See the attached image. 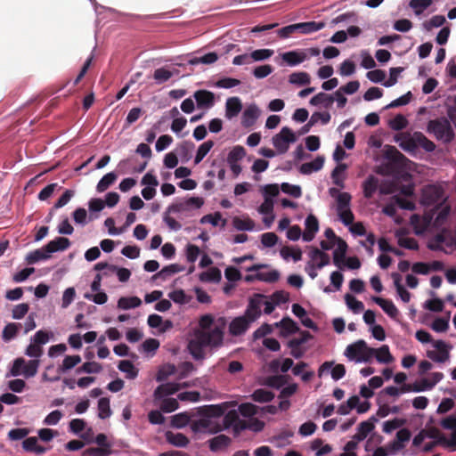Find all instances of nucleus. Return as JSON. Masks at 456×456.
Returning a JSON list of instances; mask_svg holds the SVG:
<instances>
[{"mask_svg":"<svg viewBox=\"0 0 456 456\" xmlns=\"http://www.w3.org/2000/svg\"><path fill=\"white\" fill-rule=\"evenodd\" d=\"M224 341V330L222 327H215L207 331H200L189 342L188 349L194 360H203L206 356L207 347L216 348L222 346Z\"/></svg>","mask_w":456,"mask_h":456,"instance_id":"1","label":"nucleus"},{"mask_svg":"<svg viewBox=\"0 0 456 456\" xmlns=\"http://www.w3.org/2000/svg\"><path fill=\"white\" fill-rule=\"evenodd\" d=\"M395 142L411 156H416L419 148L426 152H433L436 150V144L421 132L397 134L395 136Z\"/></svg>","mask_w":456,"mask_h":456,"instance_id":"2","label":"nucleus"},{"mask_svg":"<svg viewBox=\"0 0 456 456\" xmlns=\"http://www.w3.org/2000/svg\"><path fill=\"white\" fill-rule=\"evenodd\" d=\"M440 426L447 430H452L450 437L439 434L436 428L427 430V438L434 439L444 447L450 448L451 451H456V415H450L440 421Z\"/></svg>","mask_w":456,"mask_h":456,"instance_id":"3","label":"nucleus"},{"mask_svg":"<svg viewBox=\"0 0 456 456\" xmlns=\"http://www.w3.org/2000/svg\"><path fill=\"white\" fill-rule=\"evenodd\" d=\"M376 354V349L368 346L363 339H359L348 345L344 355L351 362L356 363L370 362Z\"/></svg>","mask_w":456,"mask_h":456,"instance_id":"4","label":"nucleus"},{"mask_svg":"<svg viewBox=\"0 0 456 456\" xmlns=\"http://www.w3.org/2000/svg\"><path fill=\"white\" fill-rule=\"evenodd\" d=\"M427 132L444 143H450L455 137L451 121L446 118L429 120L427 126Z\"/></svg>","mask_w":456,"mask_h":456,"instance_id":"5","label":"nucleus"},{"mask_svg":"<svg viewBox=\"0 0 456 456\" xmlns=\"http://www.w3.org/2000/svg\"><path fill=\"white\" fill-rule=\"evenodd\" d=\"M40 361L33 359L26 361L22 357L16 358L6 374V377L23 376L26 379L33 378L37 375L39 368Z\"/></svg>","mask_w":456,"mask_h":456,"instance_id":"6","label":"nucleus"},{"mask_svg":"<svg viewBox=\"0 0 456 456\" xmlns=\"http://www.w3.org/2000/svg\"><path fill=\"white\" fill-rule=\"evenodd\" d=\"M446 197L441 186L436 184L426 185L421 191L420 204L427 208H436L444 203Z\"/></svg>","mask_w":456,"mask_h":456,"instance_id":"7","label":"nucleus"},{"mask_svg":"<svg viewBox=\"0 0 456 456\" xmlns=\"http://www.w3.org/2000/svg\"><path fill=\"white\" fill-rule=\"evenodd\" d=\"M204 205L201 197L193 196L176 199L174 203L168 206L167 213L188 215L193 210L200 209Z\"/></svg>","mask_w":456,"mask_h":456,"instance_id":"8","label":"nucleus"},{"mask_svg":"<svg viewBox=\"0 0 456 456\" xmlns=\"http://www.w3.org/2000/svg\"><path fill=\"white\" fill-rule=\"evenodd\" d=\"M273 144L280 154H284L289 148V143L297 141L295 133L288 126H283L280 133L275 134L273 139Z\"/></svg>","mask_w":456,"mask_h":456,"instance_id":"9","label":"nucleus"},{"mask_svg":"<svg viewBox=\"0 0 456 456\" xmlns=\"http://www.w3.org/2000/svg\"><path fill=\"white\" fill-rule=\"evenodd\" d=\"M330 372L333 380L338 381L345 377L346 368L343 364H335L333 361L324 362L318 369V377L322 378L326 373Z\"/></svg>","mask_w":456,"mask_h":456,"instance_id":"10","label":"nucleus"},{"mask_svg":"<svg viewBox=\"0 0 456 456\" xmlns=\"http://www.w3.org/2000/svg\"><path fill=\"white\" fill-rule=\"evenodd\" d=\"M252 322L251 319L244 313L243 315L232 320L229 324V332L232 336H240L248 330Z\"/></svg>","mask_w":456,"mask_h":456,"instance_id":"11","label":"nucleus"},{"mask_svg":"<svg viewBox=\"0 0 456 456\" xmlns=\"http://www.w3.org/2000/svg\"><path fill=\"white\" fill-rule=\"evenodd\" d=\"M262 300L263 294L260 293H255L249 297L245 314L251 319V322H256L261 316Z\"/></svg>","mask_w":456,"mask_h":456,"instance_id":"12","label":"nucleus"},{"mask_svg":"<svg viewBox=\"0 0 456 456\" xmlns=\"http://www.w3.org/2000/svg\"><path fill=\"white\" fill-rule=\"evenodd\" d=\"M193 98L195 99V101L197 102V107L199 109L208 110V109L212 108L215 104L214 93L205 90V89H200V90L196 91L193 94Z\"/></svg>","mask_w":456,"mask_h":456,"instance_id":"13","label":"nucleus"},{"mask_svg":"<svg viewBox=\"0 0 456 456\" xmlns=\"http://www.w3.org/2000/svg\"><path fill=\"white\" fill-rule=\"evenodd\" d=\"M261 114V110L256 103H251L246 107L241 116V125L244 127L253 126Z\"/></svg>","mask_w":456,"mask_h":456,"instance_id":"14","label":"nucleus"},{"mask_svg":"<svg viewBox=\"0 0 456 456\" xmlns=\"http://www.w3.org/2000/svg\"><path fill=\"white\" fill-rule=\"evenodd\" d=\"M224 420L228 427L232 428L235 436L248 429V420L240 419L236 412H229L225 416Z\"/></svg>","mask_w":456,"mask_h":456,"instance_id":"15","label":"nucleus"},{"mask_svg":"<svg viewBox=\"0 0 456 456\" xmlns=\"http://www.w3.org/2000/svg\"><path fill=\"white\" fill-rule=\"evenodd\" d=\"M348 246L343 239H338L336 248L333 251V264L338 268L342 269L345 265V258L347 252Z\"/></svg>","mask_w":456,"mask_h":456,"instance_id":"16","label":"nucleus"},{"mask_svg":"<svg viewBox=\"0 0 456 456\" xmlns=\"http://www.w3.org/2000/svg\"><path fill=\"white\" fill-rule=\"evenodd\" d=\"M378 418L373 415L367 420L361 422L357 428V433L354 436V439L356 441L364 440L374 429L375 423L378 422Z\"/></svg>","mask_w":456,"mask_h":456,"instance_id":"17","label":"nucleus"},{"mask_svg":"<svg viewBox=\"0 0 456 456\" xmlns=\"http://www.w3.org/2000/svg\"><path fill=\"white\" fill-rule=\"evenodd\" d=\"M411 433L408 428H402L396 433V437L389 444L392 452H397L404 448V443L411 439Z\"/></svg>","mask_w":456,"mask_h":456,"instance_id":"18","label":"nucleus"},{"mask_svg":"<svg viewBox=\"0 0 456 456\" xmlns=\"http://www.w3.org/2000/svg\"><path fill=\"white\" fill-rule=\"evenodd\" d=\"M242 110L241 100L237 97H230L225 102V118L229 120L237 117Z\"/></svg>","mask_w":456,"mask_h":456,"instance_id":"19","label":"nucleus"},{"mask_svg":"<svg viewBox=\"0 0 456 456\" xmlns=\"http://www.w3.org/2000/svg\"><path fill=\"white\" fill-rule=\"evenodd\" d=\"M232 443V439L226 435H218L208 441L209 450L217 452L226 449Z\"/></svg>","mask_w":456,"mask_h":456,"instance_id":"20","label":"nucleus"},{"mask_svg":"<svg viewBox=\"0 0 456 456\" xmlns=\"http://www.w3.org/2000/svg\"><path fill=\"white\" fill-rule=\"evenodd\" d=\"M371 300L375 302L378 305L381 307V309L390 317V318H396L399 311L395 305V304L388 299H384L382 297H372Z\"/></svg>","mask_w":456,"mask_h":456,"instance_id":"21","label":"nucleus"},{"mask_svg":"<svg viewBox=\"0 0 456 456\" xmlns=\"http://www.w3.org/2000/svg\"><path fill=\"white\" fill-rule=\"evenodd\" d=\"M69 247L70 240L65 237H56L45 245L47 252L50 253V255L58 251H64Z\"/></svg>","mask_w":456,"mask_h":456,"instance_id":"22","label":"nucleus"},{"mask_svg":"<svg viewBox=\"0 0 456 456\" xmlns=\"http://www.w3.org/2000/svg\"><path fill=\"white\" fill-rule=\"evenodd\" d=\"M165 437L167 443L178 448H185L190 443L188 437L182 433L167 431Z\"/></svg>","mask_w":456,"mask_h":456,"instance_id":"23","label":"nucleus"},{"mask_svg":"<svg viewBox=\"0 0 456 456\" xmlns=\"http://www.w3.org/2000/svg\"><path fill=\"white\" fill-rule=\"evenodd\" d=\"M324 156H317L314 160L301 165L299 171L303 175H310L313 172L320 171L324 165Z\"/></svg>","mask_w":456,"mask_h":456,"instance_id":"24","label":"nucleus"},{"mask_svg":"<svg viewBox=\"0 0 456 456\" xmlns=\"http://www.w3.org/2000/svg\"><path fill=\"white\" fill-rule=\"evenodd\" d=\"M294 362L290 358H284L282 360L274 359L269 362V368L273 372H278L279 370L282 373L288 372L293 368Z\"/></svg>","mask_w":456,"mask_h":456,"instance_id":"25","label":"nucleus"},{"mask_svg":"<svg viewBox=\"0 0 456 456\" xmlns=\"http://www.w3.org/2000/svg\"><path fill=\"white\" fill-rule=\"evenodd\" d=\"M184 267L178 264H171L163 267L159 272L156 273L153 276V280L161 279L162 281H166L168 277L173 274L183 272Z\"/></svg>","mask_w":456,"mask_h":456,"instance_id":"26","label":"nucleus"},{"mask_svg":"<svg viewBox=\"0 0 456 456\" xmlns=\"http://www.w3.org/2000/svg\"><path fill=\"white\" fill-rule=\"evenodd\" d=\"M334 102V97L332 94L321 92L313 96L309 103L313 106H322L325 109H329Z\"/></svg>","mask_w":456,"mask_h":456,"instance_id":"27","label":"nucleus"},{"mask_svg":"<svg viewBox=\"0 0 456 456\" xmlns=\"http://www.w3.org/2000/svg\"><path fill=\"white\" fill-rule=\"evenodd\" d=\"M297 24V32L307 35L311 34L313 32L319 31L325 27V23L322 21H306V22H301V23H296Z\"/></svg>","mask_w":456,"mask_h":456,"instance_id":"28","label":"nucleus"},{"mask_svg":"<svg viewBox=\"0 0 456 456\" xmlns=\"http://www.w3.org/2000/svg\"><path fill=\"white\" fill-rule=\"evenodd\" d=\"M293 435L292 431L283 430L280 434L270 438L269 442L277 448H283L290 444L289 439Z\"/></svg>","mask_w":456,"mask_h":456,"instance_id":"29","label":"nucleus"},{"mask_svg":"<svg viewBox=\"0 0 456 456\" xmlns=\"http://www.w3.org/2000/svg\"><path fill=\"white\" fill-rule=\"evenodd\" d=\"M379 187V179L374 175H369L362 183L363 196L366 199L373 197Z\"/></svg>","mask_w":456,"mask_h":456,"instance_id":"30","label":"nucleus"},{"mask_svg":"<svg viewBox=\"0 0 456 456\" xmlns=\"http://www.w3.org/2000/svg\"><path fill=\"white\" fill-rule=\"evenodd\" d=\"M175 74H178L177 69L172 71L164 67L159 68L154 70L153 79L157 85H161L168 81Z\"/></svg>","mask_w":456,"mask_h":456,"instance_id":"31","label":"nucleus"},{"mask_svg":"<svg viewBox=\"0 0 456 456\" xmlns=\"http://www.w3.org/2000/svg\"><path fill=\"white\" fill-rule=\"evenodd\" d=\"M118 368L121 372L126 374V378L128 379H134L138 376L139 370L135 368L131 361H120Z\"/></svg>","mask_w":456,"mask_h":456,"instance_id":"32","label":"nucleus"},{"mask_svg":"<svg viewBox=\"0 0 456 456\" xmlns=\"http://www.w3.org/2000/svg\"><path fill=\"white\" fill-rule=\"evenodd\" d=\"M142 300L136 297H121L118 301V308L121 310H129L140 306Z\"/></svg>","mask_w":456,"mask_h":456,"instance_id":"33","label":"nucleus"},{"mask_svg":"<svg viewBox=\"0 0 456 456\" xmlns=\"http://www.w3.org/2000/svg\"><path fill=\"white\" fill-rule=\"evenodd\" d=\"M50 256L51 255L47 252V249L45 246L41 248L29 252L26 256V260L28 264L32 265L41 260H47L50 258Z\"/></svg>","mask_w":456,"mask_h":456,"instance_id":"34","label":"nucleus"},{"mask_svg":"<svg viewBox=\"0 0 456 456\" xmlns=\"http://www.w3.org/2000/svg\"><path fill=\"white\" fill-rule=\"evenodd\" d=\"M407 420L404 418H394L393 419L384 421L382 431L386 434H391L395 429H401Z\"/></svg>","mask_w":456,"mask_h":456,"instance_id":"35","label":"nucleus"},{"mask_svg":"<svg viewBox=\"0 0 456 456\" xmlns=\"http://www.w3.org/2000/svg\"><path fill=\"white\" fill-rule=\"evenodd\" d=\"M430 210H435L432 214L435 216V224L440 225L447 219L451 208L449 205L442 203L441 206H437L436 208H431Z\"/></svg>","mask_w":456,"mask_h":456,"instance_id":"36","label":"nucleus"},{"mask_svg":"<svg viewBox=\"0 0 456 456\" xmlns=\"http://www.w3.org/2000/svg\"><path fill=\"white\" fill-rule=\"evenodd\" d=\"M221 272L216 267H212L205 272H202L199 278L202 282H219L221 280Z\"/></svg>","mask_w":456,"mask_h":456,"instance_id":"37","label":"nucleus"},{"mask_svg":"<svg viewBox=\"0 0 456 456\" xmlns=\"http://www.w3.org/2000/svg\"><path fill=\"white\" fill-rule=\"evenodd\" d=\"M22 327L21 323L10 322L6 324L2 332V338L4 342L12 340L19 330Z\"/></svg>","mask_w":456,"mask_h":456,"instance_id":"38","label":"nucleus"},{"mask_svg":"<svg viewBox=\"0 0 456 456\" xmlns=\"http://www.w3.org/2000/svg\"><path fill=\"white\" fill-rule=\"evenodd\" d=\"M446 21V19L443 15H434L428 20L424 21L421 24V28L424 31H431L435 28L442 27Z\"/></svg>","mask_w":456,"mask_h":456,"instance_id":"39","label":"nucleus"},{"mask_svg":"<svg viewBox=\"0 0 456 456\" xmlns=\"http://www.w3.org/2000/svg\"><path fill=\"white\" fill-rule=\"evenodd\" d=\"M432 0H410L409 7L412 9L414 14L418 17L431 6Z\"/></svg>","mask_w":456,"mask_h":456,"instance_id":"40","label":"nucleus"},{"mask_svg":"<svg viewBox=\"0 0 456 456\" xmlns=\"http://www.w3.org/2000/svg\"><path fill=\"white\" fill-rule=\"evenodd\" d=\"M117 179V175L114 172H110L104 175L96 185V190L98 192L105 191L111 184L115 183Z\"/></svg>","mask_w":456,"mask_h":456,"instance_id":"41","label":"nucleus"},{"mask_svg":"<svg viewBox=\"0 0 456 456\" xmlns=\"http://www.w3.org/2000/svg\"><path fill=\"white\" fill-rule=\"evenodd\" d=\"M289 82L291 85L296 86H305L310 84L311 78L308 73L300 71V72H294L289 75Z\"/></svg>","mask_w":456,"mask_h":456,"instance_id":"42","label":"nucleus"},{"mask_svg":"<svg viewBox=\"0 0 456 456\" xmlns=\"http://www.w3.org/2000/svg\"><path fill=\"white\" fill-rule=\"evenodd\" d=\"M214 146V142L211 140L204 142L202 144H200L197 150L195 158H194V163L197 165L200 163L203 159L207 156V154L211 151V149Z\"/></svg>","mask_w":456,"mask_h":456,"instance_id":"43","label":"nucleus"},{"mask_svg":"<svg viewBox=\"0 0 456 456\" xmlns=\"http://www.w3.org/2000/svg\"><path fill=\"white\" fill-rule=\"evenodd\" d=\"M274 53V51L273 49L268 48H262V49H256L253 50L250 53V57L252 58L253 62L254 61H265L269 60Z\"/></svg>","mask_w":456,"mask_h":456,"instance_id":"44","label":"nucleus"},{"mask_svg":"<svg viewBox=\"0 0 456 456\" xmlns=\"http://www.w3.org/2000/svg\"><path fill=\"white\" fill-rule=\"evenodd\" d=\"M275 326L281 327L289 334H294L299 330L297 323L289 317L282 318L279 322L275 323Z\"/></svg>","mask_w":456,"mask_h":456,"instance_id":"45","label":"nucleus"},{"mask_svg":"<svg viewBox=\"0 0 456 456\" xmlns=\"http://www.w3.org/2000/svg\"><path fill=\"white\" fill-rule=\"evenodd\" d=\"M374 357L379 363H389L393 361V356L390 354L388 346L387 345H383L379 349H376Z\"/></svg>","mask_w":456,"mask_h":456,"instance_id":"46","label":"nucleus"},{"mask_svg":"<svg viewBox=\"0 0 456 456\" xmlns=\"http://www.w3.org/2000/svg\"><path fill=\"white\" fill-rule=\"evenodd\" d=\"M168 297L175 304H188L191 297L188 296L183 289H175L168 293Z\"/></svg>","mask_w":456,"mask_h":456,"instance_id":"47","label":"nucleus"},{"mask_svg":"<svg viewBox=\"0 0 456 456\" xmlns=\"http://www.w3.org/2000/svg\"><path fill=\"white\" fill-rule=\"evenodd\" d=\"M251 397L257 403H268L273 399L274 395L269 390L259 388L254 391Z\"/></svg>","mask_w":456,"mask_h":456,"instance_id":"48","label":"nucleus"},{"mask_svg":"<svg viewBox=\"0 0 456 456\" xmlns=\"http://www.w3.org/2000/svg\"><path fill=\"white\" fill-rule=\"evenodd\" d=\"M111 413L110 400L106 397L100 398L98 401V417L105 419L110 418Z\"/></svg>","mask_w":456,"mask_h":456,"instance_id":"49","label":"nucleus"},{"mask_svg":"<svg viewBox=\"0 0 456 456\" xmlns=\"http://www.w3.org/2000/svg\"><path fill=\"white\" fill-rule=\"evenodd\" d=\"M232 224L237 231L252 232L255 228L254 221L249 218L241 219L235 217L232 221Z\"/></svg>","mask_w":456,"mask_h":456,"instance_id":"50","label":"nucleus"},{"mask_svg":"<svg viewBox=\"0 0 456 456\" xmlns=\"http://www.w3.org/2000/svg\"><path fill=\"white\" fill-rule=\"evenodd\" d=\"M345 301L347 305V307L353 311L354 314H359L364 309V305L362 302L357 300L354 296L351 294H346L345 295Z\"/></svg>","mask_w":456,"mask_h":456,"instance_id":"51","label":"nucleus"},{"mask_svg":"<svg viewBox=\"0 0 456 456\" xmlns=\"http://www.w3.org/2000/svg\"><path fill=\"white\" fill-rule=\"evenodd\" d=\"M81 362V357L77 354L76 355H66L62 361V364L60 367V370L61 372H66L71 369H73L76 365H77Z\"/></svg>","mask_w":456,"mask_h":456,"instance_id":"52","label":"nucleus"},{"mask_svg":"<svg viewBox=\"0 0 456 456\" xmlns=\"http://www.w3.org/2000/svg\"><path fill=\"white\" fill-rule=\"evenodd\" d=\"M281 190L283 193L290 195L294 198H300L302 195V190L299 185L290 184L289 183H282L281 184Z\"/></svg>","mask_w":456,"mask_h":456,"instance_id":"53","label":"nucleus"},{"mask_svg":"<svg viewBox=\"0 0 456 456\" xmlns=\"http://www.w3.org/2000/svg\"><path fill=\"white\" fill-rule=\"evenodd\" d=\"M351 199V195L346 191L337 195V212L350 208Z\"/></svg>","mask_w":456,"mask_h":456,"instance_id":"54","label":"nucleus"},{"mask_svg":"<svg viewBox=\"0 0 456 456\" xmlns=\"http://www.w3.org/2000/svg\"><path fill=\"white\" fill-rule=\"evenodd\" d=\"M280 278V273L277 270H272L270 272L265 273H256V279L265 282H275Z\"/></svg>","mask_w":456,"mask_h":456,"instance_id":"55","label":"nucleus"},{"mask_svg":"<svg viewBox=\"0 0 456 456\" xmlns=\"http://www.w3.org/2000/svg\"><path fill=\"white\" fill-rule=\"evenodd\" d=\"M427 356L436 362L444 363L448 361L450 353L449 350L428 351Z\"/></svg>","mask_w":456,"mask_h":456,"instance_id":"56","label":"nucleus"},{"mask_svg":"<svg viewBox=\"0 0 456 456\" xmlns=\"http://www.w3.org/2000/svg\"><path fill=\"white\" fill-rule=\"evenodd\" d=\"M53 337L52 332H47L43 330H37L30 340L32 343L37 344L40 346L49 342L50 338Z\"/></svg>","mask_w":456,"mask_h":456,"instance_id":"57","label":"nucleus"},{"mask_svg":"<svg viewBox=\"0 0 456 456\" xmlns=\"http://www.w3.org/2000/svg\"><path fill=\"white\" fill-rule=\"evenodd\" d=\"M273 71V69L271 65L265 64V65H260V66L256 67L252 70V75L256 79H263V78H265L266 77H268L270 74H272Z\"/></svg>","mask_w":456,"mask_h":456,"instance_id":"58","label":"nucleus"},{"mask_svg":"<svg viewBox=\"0 0 456 456\" xmlns=\"http://www.w3.org/2000/svg\"><path fill=\"white\" fill-rule=\"evenodd\" d=\"M245 154L246 151L242 146H235L227 156V163L239 162L244 158Z\"/></svg>","mask_w":456,"mask_h":456,"instance_id":"59","label":"nucleus"},{"mask_svg":"<svg viewBox=\"0 0 456 456\" xmlns=\"http://www.w3.org/2000/svg\"><path fill=\"white\" fill-rule=\"evenodd\" d=\"M408 125L406 118L402 114H397L394 118L389 121V126L395 131H400L405 128Z\"/></svg>","mask_w":456,"mask_h":456,"instance_id":"60","label":"nucleus"},{"mask_svg":"<svg viewBox=\"0 0 456 456\" xmlns=\"http://www.w3.org/2000/svg\"><path fill=\"white\" fill-rule=\"evenodd\" d=\"M240 84V81L237 78L233 77H222L216 82V86L218 88L224 89H231L235 86H238Z\"/></svg>","mask_w":456,"mask_h":456,"instance_id":"61","label":"nucleus"},{"mask_svg":"<svg viewBox=\"0 0 456 456\" xmlns=\"http://www.w3.org/2000/svg\"><path fill=\"white\" fill-rule=\"evenodd\" d=\"M112 450L110 448L91 447L85 450L82 456H110Z\"/></svg>","mask_w":456,"mask_h":456,"instance_id":"62","label":"nucleus"},{"mask_svg":"<svg viewBox=\"0 0 456 456\" xmlns=\"http://www.w3.org/2000/svg\"><path fill=\"white\" fill-rule=\"evenodd\" d=\"M171 426L176 428H183L189 423V417L186 413H178L171 418Z\"/></svg>","mask_w":456,"mask_h":456,"instance_id":"63","label":"nucleus"},{"mask_svg":"<svg viewBox=\"0 0 456 456\" xmlns=\"http://www.w3.org/2000/svg\"><path fill=\"white\" fill-rule=\"evenodd\" d=\"M29 305L27 303L16 305L12 311V318L14 320L22 319L28 312Z\"/></svg>","mask_w":456,"mask_h":456,"instance_id":"64","label":"nucleus"}]
</instances>
